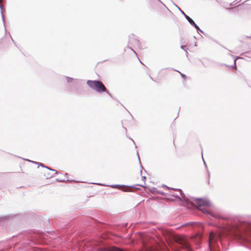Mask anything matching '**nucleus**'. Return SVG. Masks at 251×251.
<instances>
[{"instance_id": "f257e3e1", "label": "nucleus", "mask_w": 251, "mask_h": 251, "mask_svg": "<svg viewBox=\"0 0 251 251\" xmlns=\"http://www.w3.org/2000/svg\"><path fill=\"white\" fill-rule=\"evenodd\" d=\"M195 204L204 213L215 219L218 231H211L209 236L208 246L210 251H226L230 240H235L242 245L249 247L251 245V223H245L237 218H225L215 214L204 206L211 205L206 199L194 198Z\"/></svg>"}, {"instance_id": "f03ea898", "label": "nucleus", "mask_w": 251, "mask_h": 251, "mask_svg": "<svg viewBox=\"0 0 251 251\" xmlns=\"http://www.w3.org/2000/svg\"><path fill=\"white\" fill-rule=\"evenodd\" d=\"M87 84L88 85V86L89 87H90L91 89L95 90L96 92H97L98 93L106 92L109 95H110L111 97H112L111 94L107 90V89L105 87L104 85L102 83V82L100 80H88L87 81Z\"/></svg>"}, {"instance_id": "7ed1b4c3", "label": "nucleus", "mask_w": 251, "mask_h": 251, "mask_svg": "<svg viewBox=\"0 0 251 251\" xmlns=\"http://www.w3.org/2000/svg\"><path fill=\"white\" fill-rule=\"evenodd\" d=\"M172 190H174V189H172ZM175 190L177 191L178 193H173L172 194H169V195L177 198L179 200L183 201L186 202L187 204H188V200L182 192V191L180 189H175Z\"/></svg>"}, {"instance_id": "20e7f679", "label": "nucleus", "mask_w": 251, "mask_h": 251, "mask_svg": "<svg viewBox=\"0 0 251 251\" xmlns=\"http://www.w3.org/2000/svg\"><path fill=\"white\" fill-rule=\"evenodd\" d=\"M176 6L178 8V9L181 12V13L184 16L185 18L187 19L188 22L197 29L198 32V31H200L201 32H203V31L200 28L199 26L195 23V22L193 20V19H192L189 16H188L187 15H186L184 12V11H183L177 5H176Z\"/></svg>"}, {"instance_id": "39448f33", "label": "nucleus", "mask_w": 251, "mask_h": 251, "mask_svg": "<svg viewBox=\"0 0 251 251\" xmlns=\"http://www.w3.org/2000/svg\"><path fill=\"white\" fill-rule=\"evenodd\" d=\"M140 44L139 41L133 38L130 37L129 40V44L132 46H139Z\"/></svg>"}, {"instance_id": "423d86ee", "label": "nucleus", "mask_w": 251, "mask_h": 251, "mask_svg": "<svg viewBox=\"0 0 251 251\" xmlns=\"http://www.w3.org/2000/svg\"><path fill=\"white\" fill-rule=\"evenodd\" d=\"M45 176L47 178H51L54 176L55 174V172H52L48 170L47 172H45Z\"/></svg>"}, {"instance_id": "0eeeda50", "label": "nucleus", "mask_w": 251, "mask_h": 251, "mask_svg": "<svg viewBox=\"0 0 251 251\" xmlns=\"http://www.w3.org/2000/svg\"><path fill=\"white\" fill-rule=\"evenodd\" d=\"M35 163L36 164H38L40 166H41L42 167H44V168H47L48 170H49L50 171H51L52 172H55V174H58V172L57 171H56V170L52 169H50V168L49 167H48L47 166H45L43 164H42L41 163L35 162Z\"/></svg>"}, {"instance_id": "6e6552de", "label": "nucleus", "mask_w": 251, "mask_h": 251, "mask_svg": "<svg viewBox=\"0 0 251 251\" xmlns=\"http://www.w3.org/2000/svg\"><path fill=\"white\" fill-rule=\"evenodd\" d=\"M38 237H39V239H43V240H44V239H46V238L47 237V235L46 234L44 233H40L38 234Z\"/></svg>"}, {"instance_id": "1a4fd4ad", "label": "nucleus", "mask_w": 251, "mask_h": 251, "mask_svg": "<svg viewBox=\"0 0 251 251\" xmlns=\"http://www.w3.org/2000/svg\"><path fill=\"white\" fill-rule=\"evenodd\" d=\"M110 186L112 188H116L119 187H123L124 185H116V184H113L110 185Z\"/></svg>"}, {"instance_id": "9d476101", "label": "nucleus", "mask_w": 251, "mask_h": 251, "mask_svg": "<svg viewBox=\"0 0 251 251\" xmlns=\"http://www.w3.org/2000/svg\"><path fill=\"white\" fill-rule=\"evenodd\" d=\"M56 181L57 182H64V181H69L70 180L69 179H66L65 180V178H61V179H59V178H57L56 179Z\"/></svg>"}, {"instance_id": "9b49d317", "label": "nucleus", "mask_w": 251, "mask_h": 251, "mask_svg": "<svg viewBox=\"0 0 251 251\" xmlns=\"http://www.w3.org/2000/svg\"><path fill=\"white\" fill-rule=\"evenodd\" d=\"M66 79H67V81L68 83L71 82L74 80L73 78L70 77H69V76H66Z\"/></svg>"}, {"instance_id": "f8f14e48", "label": "nucleus", "mask_w": 251, "mask_h": 251, "mask_svg": "<svg viewBox=\"0 0 251 251\" xmlns=\"http://www.w3.org/2000/svg\"><path fill=\"white\" fill-rule=\"evenodd\" d=\"M200 243L199 242H197L195 244V249L196 250H198V249L200 248Z\"/></svg>"}, {"instance_id": "ddd939ff", "label": "nucleus", "mask_w": 251, "mask_h": 251, "mask_svg": "<svg viewBox=\"0 0 251 251\" xmlns=\"http://www.w3.org/2000/svg\"><path fill=\"white\" fill-rule=\"evenodd\" d=\"M175 71L179 72L181 76H182V78H186V76L184 74H182V73H180V72H179V71H178L177 70H175Z\"/></svg>"}, {"instance_id": "4468645a", "label": "nucleus", "mask_w": 251, "mask_h": 251, "mask_svg": "<svg viewBox=\"0 0 251 251\" xmlns=\"http://www.w3.org/2000/svg\"><path fill=\"white\" fill-rule=\"evenodd\" d=\"M247 83H248V85L250 86V87H251V80H248L247 81Z\"/></svg>"}, {"instance_id": "2eb2a0df", "label": "nucleus", "mask_w": 251, "mask_h": 251, "mask_svg": "<svg viewBox=\"0 0 251 251\" xmlns=\"http://www.w3.org/2000/svg\"><path fill=\"white\" fill-rule=\"evenodd\" d=\"M5 219H7V217L5 216V217H1L0 218V221H2V220H4Z\"/></svg>"}, {"instance_id": "dca6fc26", "label": "nucleus", "mask_w": 251, "mask_h": 251, "mask_svg": "<svg viewBox=\"0 0 251 251\" xmlns=\"http://www.w3.org/2000/svg\"><path fill=\"white\" fill-rule=\"evenodd\" d=\"M186 47V46H184V45H182L180 46V48L182 49V50H185V48Z\"/></svg>"}, {"instance_id": "f3484780", "label": "nucleus", "mask_w": 251, "mask_h": 251, "mask_svg": "<svg viewBox=\"0 0 251 251\" xmlns=\"http://www.w3.org/2000/svg\"><path fill=\"white\" fill-rule=\"evenodd\" d=\"M234 65L233 66H232L231 67L232 68H234V67H236V62H235V60H234Z\"/></svg>"}, {"instance_id": "a211bd4d", "label": "nucleus", "mask_w": 251, "mask_h": 251, "mask_svg": "<svg viewBox=\"0 0 251 251\" xmlns=\"http://www.w3.org/2000/svg\"><path fill=\"white\" fill-rule=\"evenodd\" d=\"M128 189H129V188H126V189H123L124 191H128Z\"/></svg>"}, {"instance_id": "6ab92c4d", "label": "nucleus", "mask_w": 251, "mask_h": 251, "mask_svg": "<svg viewBox=\"0 0 251 251\" xmlns=\"http://www.w3.org/2000/svg\"><path fill=\"white\" fill-rule=\"evenodd\" d=\"M142 179L144 181L146 179V176H142Z\"/></svg>"}, {"instance_id": "aec40b11", "label": "nucleus", "mask_w": 251, "mask_h": 251, "mask_svg": "<svg viewBox=\"0 0 251 251\" xmlns=\"http://www.w3.org/2000/svg\"><path fill=\"white\" fill-rule=\"evenodd\" d=\"M129 48L136 54V55H137V53L135 52V51L134 50H133L131 48Z\"/></svg>"}, {"instance_id": "412c9836", "label": "nucleus", "mask_w": 251, "mask_h": 251, "mask_svg": "<svg viewBox=\"0 0 251 251\" xmlns=\"http://www.w3.org/2000/svg\"><path fill=\"white\" fill-rule=\"evenodd\" d=\"M203 161L204 164V165H205V167L207 168V166H206V163H205V162L204 161V159H203Z\"/></svg>"}, {"instance_id": "4be33fe9", "label": "nucleus", "mask_w": 251, "mask_h": 251, "mask_svg": "<svg viewBox=\"0 0 251 251\" xmlns=\"http://www.w3.org/2000/svg\"><path fill=\"white\" fill-rule=\"evenodd\" d=\"M185 51H186V56H188V52L187 50H185Z\"/></svg>"}, {"instance_id": "5701e85b", "label": "nucleus", "mask_w": 251, "mask_h": 251, "mask_svg": "<svg viewBox=\"0 0 251 251\" xmlns=\"http://www.w3.org/2000/svg\"><path fill=\"white\" fill-rule=\"evenodd\" d=\"M137 155H138V159H139V160L140 161V158H139V154H138V151L137 152Z\"/></svg>"}, {"instance_id": "b1692460", "label": "nucleus", "mask_w": 251, "mask_h": 251, "mask_svg": "<svg viewBox=\"0 0 251 251\" xmlns=\"http://www.w3.org/2000/svg\"><path fill=\"white\" fill-rule=\"evenodd\" d=\"M68 174L67 173H65V174L64 175V176H65V177H66V176H68Z\"/></svg>"}, {"instance_id": "393cba45", "label": "nucleus", "mask_w": 251, "mask_h": 251, "mask_svg": "<svg viewBox=\"0 0 251 251\" xmlns=\"http://www.w3.org/2000/svg\"><path fill=\"white\" fill-rule=\"evenodd\" d=\"M207 173H208V177H210V173L208 171H207Z\"/></svg>"}, {"instance_id": "a878e982", "label": "nucleus", "mask_w": 251, "mask_h": 251, "mask_svg": "<svg viewBox=\"0 0 251 251\" xmlns=\"http://www.w3.org/2000/svg\"><path fill=\"white\" fill-rule=\"evenodd\" d=\"M165 186L167 189H170V188H169V187H168V186H166V185H165Z\"/></svg>"}, {"instance_id": "bb28decb", "label": "nucleus", "mask_w": 251, "mask_h": 251, "mask_svg": "<svg viewBox=\"0 0 251 251\" xmlns=\"http://www.w3.org/2000/svg\"><path fill=\"white\" fill-rule=\"evenodd\" d=\"M195 46H197V42L195 43Z\"/></svg>"}, {"instance_id": "cd10ccee", "label": "nucleus", "mask_w": 251, "mask_h": 251, "mask_svg": "<svg viewBox=\"0 0 251 251\" xmlns=\"http://www.w3.org/2000/svg\"><path fill=\"white\" fill-rule=\"evenodd\" d=\"M130 139L133 141V143H134V144H135L134 141H133L131 138H130Z\"/></svg>"}, {"instance_id": "c85d7f7f", "label": "nucleus", "mask_w": 251, "mask_h": 251, "mask_svg": "<svg viewBox=\"0 0 251 251\" xmlns=\"http://www.w3.org/2000/svg\"><path fill=\"white\" fill-rule=\"evenodd\" d=\"M150 77L151 78V79L153 80L152 78L151 77V76H150Z\"/></svg>"}, {"instance_id": "c756f323", "label": "nucleus", "mask_w": 251, "mask_h": 251, "mask_svg": "<svg viewBox=\"0 0 251 251\" xmlns=\"http://www.w3.org/2000/svg\"><path fill=\"white\" fill-rule=\"evenodd\" d=\"M98 184L99 185H102V184H100V183H98Z\"/></svg>"}, {"instance_id": "7c9ffc66", "label": "nucleus", "mask_w": 251, "mask_h": 251, "mask_svg": "<svg viewBox=\"0 0 251 251\" xmlns=\"http://www.w3.org/2000/svg\"><path fill=\"white\" fill-rule=\"evenodd\" d=\"M11 39H12V41L13 42H14V40H13V39L11 38Z\"/></svg>"}, {"instance_id": "2f4dec72", "label": "nucleus", "mask_w": 251, "mask_h": 251, "mask_svg": "<svg viewBox=\"0 0 251 251\" xmlns=\"http://www.w3.org/2000/svg\"><path fill=\"white\" fill-rule=\"evenodd\" d=\"M138 59H139V60L140 61V63H141V61L139 59V58H138Z\"/></svg>"}, {"instance_id": "473e14b6", "label": "nucleus", "mask_w": 251, "mask_h": 251, "mask_svg": "<svg viewBox=\"0 0 251 251\" xmlns=\"http://www.w3.org/2000/svg\"><path fill=\"white\" fill-rule=\"evenodd\" d=\"M158 1H159V2H161V1H160V0H157Z\"/></svg>"}, {"instance_id": "72a5a7b5", "label": "nucleus", "mask_w": 251, "mask_h": 251, "mask_svg": "<svg viewBox=\"0 0 251 251\" xmlns=\"http://www.w3.org/2000/svg\"><path fill=\"white\" fill-rule=\"evenodd\" d=\"M153 191H154V189H155V188H153Z\"/></svg>"}, {"instance_id": "f704fd0d", "label": "nucleus", "mask_w": 251, "mask_h": 251, "mask_svg": "<svg viewBox=\"0 0 251 251\" xmlns=\"http://www.w3.org/2000/svg\"><path fill=\"white\" fill-rule=\"evenodd\" d=\"M153 191H154V189H155V188H153Z\"/></svg>"}]
</instances>
